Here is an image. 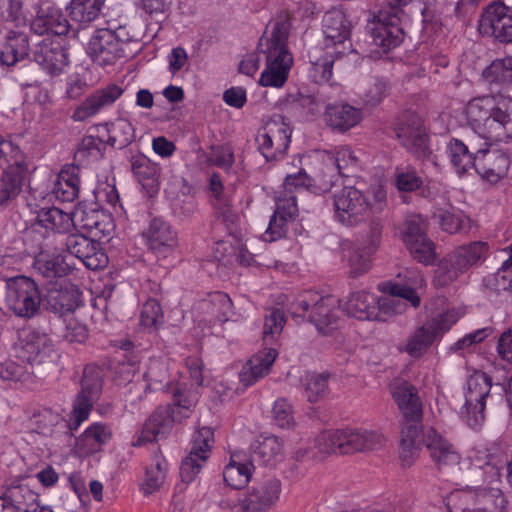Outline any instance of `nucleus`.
Listing matches in <instances>:
<instances>
[{
  "mask_svg": "<svg viewBox=\"0 0 512 512\" xmlns=\"http://www.w3.org/2000/svg\"><path fill=\"white\" fill-rule=\"evenodd\" d=\"M394 401L404 418L400 439V458L405 466L418 457L423 406L417 388L407 381H397L391 387Z\"/></svg>",
  "mask_w": 512,
  "mask_h": 512,
  "instance_id": "obj_1",
  "label": "nucleus"
},
{
  "mask_svg": "<svg viewBox=\"0 0 512 512\" xmlns=\"http://www.w3.org/2000/svg\"><path fill=\"white\" fill-rule=\"evenodd\" d=\"M373 201L353 186H345L333 195L336 218L344 225L355 226L362 222L368 213L380 214L387 205L386 191L382 186L372 188Z\"/></svg>",
  "mask_w": 512,
  "mask_h": 512,
  "instance_id": "obj_2",
  "label": "nucleus"
},
{
  "mask_svg": "<svg viewBox=\"0 0 512 512\" xmlns=\"http://www.w3.org/2000/svg\"><path fill=\"white\" fill-rule=\"evenodd\" d=\"M502 99L496 100L493 96L476 97L466 106V120L474 135L471 140L483 145H491L501 138Z\"/></svg>",
  "mask_w": 512,
  "mask_h": 512,
  "instance_id": "obj_3",
  "label": "nucleus"
},
{
  "mask_svg": "<svg viewBox=\"0 0 512 512\" xmlns=\"http://www.w3.org/2000/svg\"><path fill=\"white\" fill-rule=\"evenodd\" d=\"M487 251L488 244L482 241L456 248L439 262L434 274L435 286L446 287L456 281L460 275L481 261Z\"/></svg>",
  "mask_w": 512,
  "mask_h": 512,
  "instance_id": "obj_4",
  "label": "nucleus"
},
{
  "mask_svg": "<svg viewBox=\"0 0 512 512\" xmlns=\"http://www.w3.org/2000/svg\"><path fill=\"white\" fill-rule=\"evenodd\" d=\"M311 305L309 322L314 324L319 332L327 333L338 321L339 300L333 296L319 297L316 293L305 291L290 303L289 312L293 317L303 318Z\"/></svg>",
  "mask_w": 512,
  "mask_h": 512,
  "instance_id": "obj_5",
  "label": "nucleus"
},
{
  "mask_svg": "<svg viewBox=\"0 0 512 512\" xmlns=\"http://www.w3.org/2000/svg\"><path fill=\"white\" fill-rule=\"evenodd\" d=\"M491 378L484 372H476L467 380L465 404L461 417L472 429L480 428L485 421V408L491 400Z\"/></svg>",
  "mask_w": 512,
  "mask_h": 512,
  "instance_id": "obj_6",
  "label": "nucleus"
},
{
  "mask_svg": "<svg viewBox=\"0 0 512 512\" xmlns=\"http://www.w3.org/2000/svg\"><path fill=\"white\" fill-rule=\"evenodd\" d=\"M5 301L16 316L29 319L38 313L42 298L33 279L18 276L7 281Z\"/></svg>",
  "mask_w": 512,
  "mask_h": 512,
  "instance_id": "obj_7",
  "label": "nucleus"
},
{
  "mask_svg": "<svg viewBox=\"0 0 512 512\" xmlns=\"http://www.w3.org/2000/svg\"><path fill=\"white\" fill-rule=\"evenodd\" d=\"M54 246L56 252H68L70 255L82 261L86 268L98 270L106 267L108 257L104 253L98 241L80 233L56 235Z\"/></svg>",
  "mask_w": 512,
  "mask_h": 512,
  "instance_id": "obj_8",
  "label": "nucleus"
},
{
  "mask_svg": "<svg viewBox=\"0 0 512 512\" xmlns=\"http://www.w3.org/2000/svg\"><path fill=\"white\" fill-rule=\"evenodd\" d=\"M102 389V369L90 364L85 366L81 382V391L78 394L68 420V428L77 430L82 422L86 421L92 410L94 402L98 399Z\"/></svg>",
  "mask_w": 512,
  "mask_h": 512,
  "instance_id": "obj_9",
  "label": "nucleus"
},
{
  "mask_svg": "<svg viewBox=\"0 0 512 512\" xmlns=\"http://www.w3.org/2000/svg\"><path fill=\"white\" fill-rule=\"evenodd\" d=\"M395 133L410 154L420 160H431L429 136L419 115L413 112L403 113L395 126Z\"/></svg>",
  "mask_w": 512,
  "mask_h": 512,
  "instance_id": "obj_10",
  "label": "nucleus"
},
{
  "mask_svg": "<svg viewBox=\"0 0 512 512\" xmlns=\"http://www.w3.org/2000/svg\"><path fill=\"white\" fill-rule=\"evenodd\" d=\"M402 14L403 10L381 9L367 24L373 43L385 52L399 46L404 39Z\"/></svg>",
  "mask_w": 512,
  "mask_h": 512,
  "instance_id": "obj_11",
  "label": "nucleus"
},
{
  "mask_svg": "<svg viewBox=\"0 0 512 512\" xmlns=\"http://www.w3.org/2000/svg\"><path fill=\"white\" fill-rule=\"evenodd\" d=\"M504 503V496L498 490L475 494L455 491L449 496L447 507L450 512H502Z\"/></svg>",
  "mask_w": 512,
  "mask_h": 512,
  "instance_id": "obj_12",
  "label": "nucleus"
},
{
  "mask_svg": "<svg viewBox=\"0 0 512 512\" xmlns=\"http://www.w3.org/2000/svg\"><path fill=\"white\" fill-rule=\"evenodd\" d=\"M280 494L281 482L276 478L254 482L239 500L234 512H269L276 506Z\"/></svg>",
  "mask_w": 512,
  "mask_h": 512,
  "instance_id": "obj_13",
  "label": "nucleus"
},
{
  "mask_svg": "<svg viewBox=\"0 0 512 512\" xmlns=\"http://www.w3.org/2000/svg\"><path fill=\"white\" fill-rule=\"evenodd\" d=\"M214 445V433L210 427H200L193 434L189 455L180 466L181 481L190 483L200 473L210 457Z\"/></svg>",
  "mask_w": 512,
  "mask_h": 512,
  "instance_id": "obj_14",
  "label": "nucleus"
},
{
  "mask_svg": "<svg viewBox=\"0 0 512 512\" xmlns=\"http://www.w3.org/2000/svg\"><path fill=\"white\" fill-rule=\"evenodd\" d=\"M454 311H446L419 327L408 339L402 349L412 357H419L433 343L443 335L457 321Z\"/></svg>",
  "mask_w": 512,
  "mask_h": 512,
  "instance_id": "obj_15",
  "label": "nucleus"
},
{
  "mask_svg": "<svg viewBox=\"0 0 512 512\" xmlns=\"http://www.w3.org/2000/svg\"><path fill=\"white\" fill-rule=\"evenodd\" d=\"M16 356L22 361L27 362L31 368L33 366H43L55 364L58 354L50 338L46 334L31 331L20 338L16 346Z\"/></svg>",
  "mask_w": 512,
  "mask_h": 512,
  "instance_id": "obj_16",
  "label": "nucleus"
},
{
  "mask_svg": "<svg viewBox=\"0 0 512 512\" xmlns=\"http://www.w3.org/2000/svg\"><path fill=\"white\" fill-rule=\"evenodd\" d=\"M470 145L476 153L474 168L481 178L491 183H497L504 178L510 167L509 155L499 149H489L483 142L471 140Z\"/></svg>",
  "mask_w": 512,
  "mask_h": 512,
  "instance_id": "obj_17",
  "label": "nucleus"
},
{
  "mask_svg": "<svg viewBox=\"0 0 512 512\" xmlns=\"http://www.w3.org/2000/svg\"><path fill=\"white\" fill-rule=\"evenodd\" d=\"M322 33L325 47L334 48L336 57L351 51V23L342 10L334 8L325 13L322 19Z\"/></svg>",
  "mask_w": 512,
  "mask_h": 512,
  "instance_id": "obj_18",
  "label": "nucleus"
},
{
  "mask_svg": "<svg viewBox=\"0 0 512 512\" xmlns=\"http://www.w3.org/2000/svg\"><path fill=\"white\" fill-rule=\"evenodd\" d=\"M481 34L491 36L503 43H512V13L501 1L490 3L479 20Z\"/></svg>",
  "mask_w": 512,
  "mask_h": 512,
  "instance_id": "obj_19",
  "label": "nucleus"
},
{
  "mask_svg": "<svg viewBox=\"0 0 512 512\" xmlns=\"http://www.w3.org/2000/svg\"><path fill=\"white\" fill-rule=\"evenodd\" d=\"M256 141L266 161H277L289 147L291 130L284 122L271 121L259 130Z\"/></svg>",
  "mask_w": 512,
  "mask_h": 512,
  "instance_id": "obj_20",
  "label": "nucleus"
},
{
  "mask_svg": "<svg viewBox=\"0 0 512 512\" xmlns=\"http://www.w3.org/2000/svg\"><path fill=\"white\" fill-rule=\"evenodd\" d=\"M423 444L429 451L430 458L440 472L454 473L458 470L461 455L455 446L430 428L423 435Z\"/></svg>",
  "mask_w": 512,
  "mask_h": 512,
  "instance_id": "obj_21",
  "label": "nucleus"
},
{
  "mask_svg": "<svg viewBox=\"0 0 512 512\" xmlns=\"http://www.w3.org/2000/svg\"><path fill=\"white\" fill-rule=\"evenodd\" d=\"M381 232L382 224L380 218L371 219L366 239L348 250L347 259L350 265V274L353 277H357L369 270L371 255L380 244Z\"/></svg>",
  "mask_w": 512,
  "mask_h": 512,
  "instance_id": "obj_22",
  "label": "nucleus"
},
{
  "mask_svg": "<svg viewBox=\"0 0 512 512\" xmlns=\"http://www.w3.org/2000/svg\"><path fill=\"white\" fill-rule=\"evenodd\" d=\"M143 236L149 249L158 259L171 256L178 247V236L171 225L162 218H154Z\"/></svg>",
  "mask_w": 512,
  "mask_h": 512,
  "instance_id": "obj_23",
  "label": "nucleus"
},
{
  "mask_svg": "<svg viewBox=\"0 0 512 512\" xmlns=\"http://www.w3.org/2000/svg\"><path fill=\"white\" fill-rule=\"evenodd\" d=\"M36 15L30 28L37 35L53 34L62 36L68 33L69 22L62 11L49 1H40L35 5Z\"/></svg>",
  "mask_w": 512,
  "mask_h": 512,
  "instance_id": "obj_24",
  "label": "nucleus"
},
{
  "mask_svg": "<svg viewBox=\"0 0 512 512\" xmlns=\"http://www.w3.org/2000/svg\"><path fill=\"white\" fill-rule=\"evenodd\" d=\"M420 221V217L406 221L403 241L414 259L420 263L429 265L432 264L436 258L435 246L427 237Z\"/></svg>",
  "mask_w": 512,
  "mask_h": 512,
  "instance_id": "obj_25",
  "label": "nucleus"
},
{
  "mask_svg": "<svg viewBox=\"0 0 512 512\" xmlns=\"http://www.w3.org/2000/svg\"><path fill=\"white\" fill-rule=\"evenodd\" d=\"M87 54L93 62L107 66L114 64L118 59L125 58L123 49L115 41L112 30L101 28L94 31L87 44Z\"/></svg>",
  "mask_w": 512,
  "mask_h": 512,
  "instance_id": "obj_26",
  "label": "nucleus"
},
{
  "mask_svg": "<svg viewBox=\"0 0 512 512\" xmlns=\"http://www.w3.org/2000/svg\"><path fill=\"white\" fill-rule=\"evenodd\" d=\"M122 94L123 89L116 84L98 89L75 108L71 118L75 122H83L98 114L103 108L111 106Z\"/></svg>",
  "mask_w": 512,
  "mask_h": 512,
  "instance_id": "obj_27",
  "label": "nucleus"
},
{
  "mask_svg": "<svg viewBox=\"0 0 512 512\" xmlns=\"http://www.w3.org/2000/svg\"><path fill=\"white\" fill-rule=\"evenodd\" d=\"M10 163L4 168L0 178V209L12 206L20 192L27 177L28 166L23 155V161Z\"/></svg>",
  "mask_w": 512,
  "mask_h": 512,
  "instance_id": "obj_28",
  "label": "nucleus"
},
{
  "mask_svg": "<svg viewBox=\"0 0 512 512\" xmlns=\"http://www.w3.org/2000/svg\"><path fill=\"white\" fill-rule=\"evenodd\" d=\"M143 376L144 383L136 382L129 388L126 395V402L135 404L137 400L142 399V394L147 390H166L167 386L170 384L167 366L164 362L159 360L151 361L148 370Z\"/></svg>",
  "mask_w": 512,
  "mask_h": 512,
  "instance_id": "obj_29",
  "label": "nucleus"
},
{
  "mask_svg": "<svg viewBox=\"0 0 512 512\" xmlns=\"http://www.w3.org/2000/svg\"><path fill=\"white\" fill-rule=\"evenodd\" d=\"M266 56V68L261 73L259 83L262 86L282 87L289 75L293 65V56L291 53L277 51H260Z\"/></svg>",
  "mask_w": 512,
  "mask_h": 512,
  "instance_id": "obj_30",
  "label": "nucleus"
},
{
  "mask_svg": "<svg viewBox=\"0 0 512 512\" xmlns=\"http://www.w3.org/2000/svg\"><path fill=\"white\" fill-rule=\"evenodd\" d=\"M290 28V13L287 11L279 13L268 23L264 36L260 39L259 50L290 53L287 47Z\"/></svg>",
  "mask_w": 512,
  "mask_h": 512,
  "instance_id": "obj_31",
  "label": "nucleus"
},
{
  "mask_svg": "<svg viewBox=\"0 0 512 512\" xmlns=\"http://www.w3.org/2000/svg\"><path fill=\"white\" fill-rule=\"evenodd\" d=\"M33 60L50 76L60 75L69 64L67 50L59 43L47 40L36 46Z\"/></svg>",
  "mask_w": 512,
  "mask_h": 512,
  "instance_id": "obj_32",
  "label": "nucleus"
},
{
  "mask_svg": "<svg viewBox=\"0 0 512 512\" xmlns=\"http://www.w3.org/2000/svg\"><path fill=\"white\" fill-rule=\"evenodd\" d=\"M36 220L39 227L49 231L43 242L47 248H54L56 235H66L74 226V218L56 207L41 209Z\"/></svg>",
  "mask_w": 512,
  "mask_h": 512,
  "instance_id": "obj_33",
  "label": "nucleus"
},
{
  "mask_svg": "<svg viewBox=\"0 0 512 512\" xmlns=\"http://www.w3.org/2000/svg\"><path fill=\"white\" fill-rule=\"evenodd\" d=\"M42 302L47 310L64 316L78 307L80 294L73 286L54 283L47 289Z\"/></svg>",
  "mask_w": 512,
  "mask_h": 512,
  "instance_id": "obj_34",
  "label": "nucleus"
},
{
  "mask_svg": "<svg viewBox=\"0 0 512 512\" xmlns=\"http://www.w3.org/2000/svg\"><path fill=\"white\" fill-rule=\"evenodd\" d=\"M297 214L298 208L295 197L278 199L265 232V240L272 242L283 238L287 233L288 223L294 221Z\"/></svg>",
  "mask_w": 512,
  "mask_h": 512,
  "instance_id": "obj_35",
  "label": "nucleus"
},
{
  "mask_svg": "<svg viewBox=\"0 0 512 512\" xmlns=\"http://www.w3.org/2000/svg\"><path fill=\"white\" fill-rule=\"evenodd\" d=\"M340 454H352L378 449L382 446L384 438L375 431L365 429L341 430Z\"/></svg>",
  "mask_w": 512,
  "mask_h": 512,
  "instance_id": "obj_36",
  "label": "nucleus"
},
{
  "mask_svg": "<svg viewBox=\"0 0 512 512\" xmlns=\"http://www.w3.org/2000/svg\"><path fill=\"white\" fill-rule=\"evenodd\" d=\"M339 307L351 317L359 320H383L377 306V297L366 292L352 293Z\"/></svg>",
  "mask_w": 512,
  "mask_h": 512,
  "instance_id": "obj_37",
  "label": "nucleus"
},
{
  "mask_svg": "<svg viewBox=\"0 0 512 512\" xmlns=\"http://www.w3.org/2000/svg\"><path fill=\"white\" fill-rule=\"evenodd\" d=\"M33 267L35 271L46 279L62 278L70 272V266L65 262L62 252H56L54 248H47L46 243L41 246V251L35 257Z\"/></svg>",
  "mask_w": 512,
  "mask_h": 512,
  "instance_id": "obj_38",
  "label": "nucleus"
},
{
  "mask_svg": "<svg viewBox=\"0 0 512 512\" xmlns=\"http://www.w3.org/2000/svg\"><path fill=\"white\" fill-rule=\"evenodd\" d=\"M173 419H171L168 408L158 407L146 420L141 433L134 446H140L148 442L158 441L166 437L172 430Z\"/></svg>",
  "mask_w": 512,
  "mask_h": 512,
  "instance_id": "obj_39",
  "label": "nucleus"
},
{
  "mask_svg": "<svg viewBox=\"0 0 512 512\" xmlns=\"http://www.w3.org/2000/svg\"><path fill=\"white\" fill-rule=\"evenodd\" d=\"M363 118L359 108L348 103H334L326 106L325 121L333 130L346 132L358 125Z\"/></svg>",
  "mask_w": 512,
  "mask_h": 512,
  "instance_id": "obj_40",
  "label": "nucleus"
},
{
  "mask_svg": "<svg viewBox=\"0 0 512 512\" xmlns=\"http://www.w3.org/2000/svg\"><path fill=\"white\" fill-rule=\"evenodd\" d=\"M283 444L276 436H260L250 445V461L255 465L274 466L282 458Z\"/></svg>",
  "mask_w": 512,
  "mask_h": 512,
  "instance_id": "obj_41",
  "label": "nucleus"
},
{
  "mask_svg": "<svg viewBox=\"0 0 512 512\" xmlns=\"http://www.w3.org/2000/svg\"><path fill=\"white\" fill-rule=\"evenodd\" d=\"M131 170L147 194L152 197L160 187V168L143 154L133 155L130 159Z\"/></svg>",
  "mask_w": 512,
  "mask_h": 512,
  "instance_id": "obj_42",
  "label": "nucleus"
},
{
  "mask_svg": "<svg viewBox=\"0 0 512 512\" xmlns=\"http://www.w3.org/2000/svg\"><path fill=\"white\" fill-rule=\"evenodd\" d=\"M277 357L273 348L260 351L252 356L239 374L241 383L248 387L267 375Z\"/></svg>",
  "mask_w": 512,
  "mask_h": 512,
  "instance_id": "obj_43",
  "label": "nucleus"
},
{
  "mask_svg": "<svg viewBox=\"0 0 512 512\" xmlns=\"http://www.w3.org/2000/svg\"><path fill=\"white\" fill-rule=\"evenodd\" d=\"M29 40L24 33L11 32L0 46V65L14 67L29 55Z\"/></svg>",
  "mask_w": 512,
  "mask_h": 512,
  "instance_id": "obj_44",
  "label": "nucleus"
},
{
  "mask_svg": "<svg viewBox=\"0 0 512 512\" xmlns=\"http://www.w3.org/2000/svg\"><path fill=\"white\" fill-rule=\"evenodd\" d=\"M80 168L66 165L58 174L52 193L62 202H73L79 195Z\"/></svg>",
  "mask_w": 512,
  "mask_h": 512,
  "instance_id": "obj_45",
  "label": "nucleus"
},
{
  "mask_svg": "<svg viewBox=\"0 0 512 512\" xmlns=\"http://www.w3.org/2000/svg\"><path fill=\"white\" fill-rule=\"evenodd\" d=\"M2 504L22 512H29V509L38 502V495L27 485L12 484L8 486L2 497Z\"/></svg>",
  "mask_w": 512,
  "mask_h": 512,
  "instance_id": "obj_46",
  "label": "nucleus"
},
{
  "mask_svg": "<svg viewBox=\"0 0 512 512\" xmlns=\"http://www.w3.org/2000/svg\"><path fill=\"white\" fill-rule=\"evenodd\" d=\"M470 141L471 138L468 140V144H465L458 139H452L447 145L450 161L458 174H463L469 168H474L476 153H474Z\"/></svg>",
  "mask_w": 512,
  "mask_h": 512,
  "instance_id": "obj_47",
  "label": "nucleus"
},
{
  "mask_svg": "<svg viewBox=\"0 0 512 512\" xmlns=\"http://www.w3.org/2000/svg\"><path fill=\"white\" fill-rule=\"evenodd\" d=\"M111 430L101 423H94L88 427L77 441L78 447L84 453L92 454L98 452L101 446L111 438Z\"/></svg>",
  "mask_w": 512,
  "mask_h": 512,
  "instance_id": "obj_48",
  "label": "nucleus"
},
{
  "mask_svg": "<svg viewBox=\"0 0 512 512\" xmlns=\"http://www.w3.org/2000/svg\"><path fill=\"white\" fill-rule=\"evenodd\" d=\"M406 274H410V276L405 275L408 279L406 283H395L390 286L389 292L393 296H397L403 302L406 301L410 303V305L414 308L419 307L420 305V297L416 293V288L421 287L424 284L423 276L417 271H405Z\"/></svg>",
  "mask_w": 512,
  "mask_h": 512,
  "instance_id": "obj_49",
  "label": "nucleus"
},
{
  "mask_svg": "<svg viewBox=\"0 0 512 512\" xmlns=\"http://www.w3.org/2000/svg\"><path fill=\"white\" fill-rule=\"evenodd\" d=\"M103 3L104 0H71L67 10L72 21L86 25L99 17Z\"/></svg>",
  "mask_w": 512,
  "mask_h": 512,
  "instance_id": "obj_50",
  "label": "nucleus"
},
{
  "mask_svg": "<svg viewBox=\"0 0 512 512\" xmlns=\"http://www.w3.org/2000/svg\"><path fill=\"white\" fill-rule=\"evenodd\" d=\"M484 80L492 87H505L512 84V57L497 59L483 70Z\"/></svg>",
  "mask_w": 512,
  "mask_h": 512,
  "instance_id": "obj_51",
  "label": "nucleus"
},
{
  "mask_svg": "<svg viewBox=\"0 0 512 512\" xmlns=\"http://www.w3.org/2000/svg\"><path fill=\"white\" fill-rule=\"evenodd\" d=\"M109 137L107 143L115 148L123 149L135 139V129L130 121L118 118L107 124Z\"/></svg>",
  "mask_w": 512,
  "mask_h": 512,
  "instance_id": "obj_52",
  "label": "nucleus"
},
{
  "mask_svg": "<svg viewBox=\"0 0 512 512\" xmlns=\"http://www.w3.org/2000/svg\"><path fill=\"white\" fill-rule=\"evenodd\" d=\"M254 468L250 459L245 463L231 460L224 468L223 479L228 486L240 489L249 482Z\"/></svg>",
  "mask_w": 512,
  "mask_h": 512,
  "instance_id": "obj_53",
  "label": "nucleus"
},
{
  "mask_svg": "<svg viewBox=\"0 0 512 512\" xmlns=\"http://www.w3.org/2000/svg\"><path fill=\"white\" fill-rule=\"evenodd\" d=\"M322 104V101L316 95L302 91L287 96V105L302 117L317 115L321 110Z\"/></svg>",
  "mask_w": 512,
  "mask_h": 512,
  "instance_id": "obj_54",
  "label": "nucleus"
},
{
  "mask_svg": "<svg viewBox=\"0 0 512 512\" xmlns=\"http://www.w3.org/2000/svg\"><path fill=\"white\" fill-rule=\"evenodd\" d=\"M328 156L337 173L343 177L351 176L360 166L357 155L346 146L337 148L334 153H328Z\"/></svg>",
  "mask_w": 512,
  "mask_h": 512,
  "instance_id": "obj_55",
  "label": "nucleus"
},
{
  "mask_svg": "<svg viewBox=\"0 0 512 512\" xmlns=\"http://www.w3.org/2000/svg\"><path fill=\"white\" fill-rule=\"evenodd\" d=\"M168 469L167 461L160 455L154 457L153 462L146 469L145 482L142 485L144 494H152L163 485Z\"/></svg>",
  "mask_w": 512,
  "mask_h": 512,
  "instance_id": "obj_56",
  "label": "nucleus"
},
{
  "mask_svg": "<svg viewBox=\"0 0 512 512\" xmlns=\"http://www.w3.org/2000/svg\"><path fill=\"white\" fill-rule=\"evenodd\" d=\"M395 186L399 191L414 192L423 185V179L412 165L399 166L395 169Z\"/></svg>",
  "mask_w": 512,
  "mask_h": 512,
  "instance_id": "obj_57",
  "label": "nucleus"
},
{
  "mask_svg": "<svg viewBox=\"0 0 512 512\" xmlns=\"http://www.w3.org/2000/svg\"><path fill=\"white\" fill-rule=\"evenodd\" d=\"M285 324L284 313L279 308H269L264 316L263 339L269 343L280 335Z\"/></svg>",
  "mask_w": 512,
  "mask_h": 512,
  "instance_id": "obj_58",
  "label": "nucleus"
},
{
  "mask_svg": "<svg viewBox=\"0 0 512 512\" xmlns=\"http://www.w3.org/2000/svg\"><path fill=\"white\" fill-rule=\"evenodd\" d=\"M213 205L217 221L224 225L229 234H233L239 222L238 213L226 198H218V202Z\"/></svg>",
  "mask_w": 512,
  "mask_h": 512,
  "instance_id": "obj_59",
  "label": "nucleus"
},
{
  "mask_svg": "<svg viewBox=\"0 0 512 512\" xmlns=\"http://www.w3.org/2000/svg\"><path fill=\"white\" fill-rule=\"evenodd\" d=\"M0 21L12 22L15 26H24L27 22L21 0H0Z\"/></svg>",
  "mask_w": 512,
  "mask_h": 512,
  "instance_id": "obj_60",
  "label": "nucleus"
},
{
  "mask_svg": "<svg viewBox=\"0 0 512 512\" xmlns=\"http://www.w3.org/2000/svg\"><path fill=\"white\" fill-rule=\"evenodd\" d=\"M115 41L118 42L119 48L123 49L125 58L132 57L140 49L139 33H131L127 27L120 26L116 30H112Z\"/></svg>",
  "mask_w": 512,
  "mask_h": 512,
  "instance_id": "obj_61",
  "label": "nucleus"
},
{
  "mask_svg": "<svg viewBox=\"0 0 512 512\" xmlns=\"http://www.w3.org/2000/svg\"><path fill=\"white\" fill-rule=\"evenodd\" d=\"M61 421L60 414L51 409L40 410L31 417V422L36 427L37 432L43 435L51 434Z\"/></svg>",
  "mask_w": 512,
  "mask_h": 512,
  "instance_id": "obj_62",
  "label": "nucleus"
},
{
  "mask_svg": "<svg viewBox=\"0 0 512 512\" xmlns=\"http://www.w3.org/2000/svg\"><path fill=\"white\" fill-rule=\"evenodd\" d=\"M334 51L325 57L319 58L311 63L309 77L318 84L328 82L332 77V68L334 63Z\"/></svg>",
  "mask_w": 512,
  "mask_h": 512,
  "instance_id": "obj_63",
  "label": "nucleus"
},
{
  "mask_svg": "<svg viewBox=\"0 0 512 512\" xmlns=\"http://www.w3.org/2000/svg\"><path fill=\"white\" fill-rule=\"evenodd\" d=\"M304 386L308 401L317 402L327 393V376L309 373L305 376Z\"/></svg>",
  "mask_w": 512,
  "mask_h": 512,
  "instance_id": "obj_64",
  "label": "nucleus"
}]
</instances>
